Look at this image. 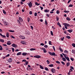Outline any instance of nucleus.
<instances>
[{
    "mask_svg": "<svg viewBox=\"0 0 75 75\" xmlns=\"http://www.w3.org/2000/svg\"><path fill=\"white\" fill-rule=\"evenodd\" d=\"M62 54L64 56V57H62V59L63 61H66L67 60L69 61V62L70 61V60H69V58L68 56V55L66 54H64V53H62ZM67 59V60H66Z\"/></svg>",
    "mask_w": 75,
    "mask_h": 75,
    "instance_id": "1",
    "label": "nucleus"
},
{
    "mask_svg": "<svg viewBox=\"0 0 75 75\" xmlns=\"http://www.w3.org/2000/svg\"><path fill=\"white\" fill-rule=\"evenodd\" d=\"M63 25H64V27L66 29H68V27H69L70 26V25L69 24L66 23H63Z\"/></svg>",
    "mask_w": 75,
    "mask_h": 75,
    "instance_id": "2",
    "label": "nucleus"
},
{
    "mask_svg": "<svg viewBox=\"0 0 75 75\" xmlns=\"http://www.w3.org/2000/svg\"><path fill=\"white\" fill-rule=\"evenodd\" d=\"M27 4L28 5L30 8H31V7H33V3H32L31 2H30L28 3Z\"/></svg>",
    "mask_w": 75,
    "mask_h": 75,
    "instance_id": "3",
    "label": "nucleus"
},
{
    "mask_svg": "<svg viewBox=\"0 0 75 75\" xmlns=\"http://www.w3.org/2000/svg\"><path fill=\"white\" fill-rule=\"evenodd\" d=\"M48 53L50 55H53L54 56L55 55V53L54 52L52 53L50 52H48Z\"/></svg>",
    "mask_w": 75,
    "mask_h": 75,
    "instance_id": "4",
    "label": "nucleus"
},
{
    "mask_svg": "<svg viewBox=\"0 0 75 75\" xmlns=\"http://www.w3.org/2000/svg\"><path fill=\"white\" fill-rule=\"evenodd\" d=\"M17 22L18 23V25L19 26H21V25H22V24L20 22V21H19V20L17 19Z\"/></svg>",
    "mask_w": 75,
    "mask_h": 75,
    "instance_id": "5",
    "label": "nucleus"
},
{
    "mask_svg": "<svg viewBox=\"0 0 75 75\" xmlns=\"http://www.w3.org/2000/svg\"><path fill=\"white\" fill-rule=\"evenodd\" d=\"M19 37L21 39H22L23 40H24V39H25V38L24 36H23L22 35H20L19 36Z\"/></svg>",
    "mask_w": 75,
    "mask_h": 75,
    "instance_id": "6",
    "label": "nucleus"
},
{
    "mask_svg": "<svg viewBox=\"0 0 75 75\" xmlns=\"http://www.w3.org/2000/svg\"><path fill=\"white\" fill-rule=\"evenodd\" d=\"M51 72H52V73H55V71L56 70L55 69L52 68L51 69Z\"/></svg>",
    "mask_w": 75,
    "mask_h": 75,
    "instance_id": "7",
    "label": "nucleus"
},
{
    "mask_svg": "<svg viewBox=\"0 0 75 75\" xmlns=\"http://www.w3.org/2000/svg\"><path fill=\"white\" fill-rule=\"evenodd\" d=\"M35 58H41V56L39 55H36L35 56H34Z\"/></svg>",
    "mask_w": 75,
    "mask_h": 75,
    "instance_id": "8",
    "label": "nucleus"
},
{
    "mask_svg": "<svg viewBox=\"0 0 75 75\" xmlns=\"http://www.w3.org/2000/svg\"><path fill=\"white\" fill-rule=\"evenodd\" d=\"M19 20L20 22H23V18L21 17H19Z\"/></svg>",
    "mask_w": 75,
    "mask_h": 75,
    "instance_id": "9",
    "label": "nucleus"
},
{
    "mask_svg": "<svg viewBox=\"0 0 75 75\" xmlns=\"http://www.w3.org/2000/svg\"><path fill=\"white\" fill-rule=\"evenodd\" d=\"M12 46L13 47H14L15 48H16V47H17L16 45L14 44H13L12 45Z\"/></svg>",
    "mask_w": 75,
    "mask_h": 75,
    "instance_id": "10",
    "label": "nucleus"
},
{
    "mask_svg": "<svg viewBox=\"0 0 75 75\" xmlns=\"http://www.w3.org/2000/svg\"><path fill=\"white\" fill-rule=\"evenodd\" d=\"M21 43L22 44H24L25 45V44H26V42L24 41H22L21 42Z\"/></svg>",
    "mask_w": 75,
    "mask_h": 75,
    "instance_id": "11",
    "label": "nucleus"
},
{
    "mask_svg": "<svg viewBox=\"0 0 75 75\" xmlns=\"http://www.w3.org/2000/svg\"><path fill=\"white\" fill-rule=\"evenodd\" d=\"M21 4H24V3L23 2H24V1H25V0H21Z\"/></svg>",
    "mask_w": 75,
    "mask_h": 75,
    "instance_id": "12",
    "label": "nucleus"
},
{
    "mask_svg": "<svg viewBox=\"0 0 75 75\" xmlns=\"http://www.w3.org/2000/svg\"><path fill=\"white\" fill-rule=\"evenodd\" d=\"M22 54L23 56H25V55H27V53L24 52Z\"/></svg>",
    "mask_w": 75,
    "mask_h": 75,
    "instance_id": "13",
    "label": "nucleus"
},
{
    "mask_svg": "<svg viewBox=\"0 0 75 75\" xmlns=\"http://www.w3.org/2000/svg\"><path fill=\"white\" fill-rule=\"evenodd\" d=\"M7 44L9 45H11V43L10 42V41H8L7 43Z\"/></svg>",
    "mask_w": 75,
    "mask_h": 75,
    "instance_id": "14",
    "label": "nucleus"
},
{
    "mask_svg": "<svg viewBox=\"0 0 75 75\" xmlns=\"http://www.w3.org/2000/svg\"><path fill=\"white\" fill-rule=\"evenodd\" d=\"M12 59L10 58L9 59H8V62H12Z\"/></svg>",
    "mask_w": 75,
    "mask_h": 75,
    "instance_id": "15",
    "label": "nucleus"
},
{
    "mask_svg": "<svg viewBox=\"0 0 75 75\" xmlns=\"http://www.w3.org/2000/svg\"><path fill=\"white\" fill-rule=\"evenodd\" d=\"M4 23L5 25H7V22H6V21H4Z\"/></svg>",
    "mask_w": 75,
    "mask_h": 75,
    "instance_id": "16",
    "label": "nucleus"
},
{
    "mask_svg": "<svg viewBox=\"0 0 75 75\" xmlns=\"http://www.w3.org/2000/svg\"><path fill=\"white\" fill-rule=\"evenodd\" d=\"M44 11L45 12V13H48V12L50 11V10L46 9Z\"/></svg>",
    "mask_w": 75,
    "mask_h": 75,
    "instance_id": "17",
    "label": "nucleus"
},
{
    "mask_svg": "<svg viewBox=\"0 0 75 75\" xmlns=\"http://www.w3.org/2000/svg\"><path fill=\"white\" fill-rule=\"evenodd\" d=\"M21 54H22V52H19L16 55H21Z\"/></svg>",
    "mask_w": 75,
    "mask_h": 75,
    "instance_id": "18",
    "label": "nucleus"
},
{
    "mask_svg": "<svg viewBox=\"0 0 75 75\" xmlns=\"http://www.w3.org/2000/svg\"><path fill=\"white\" fill-rule=\"evenodd\" d=\"M35 4L36 6H37L40 5V4H38L37 3V2H35Z\"/></svg>",
    "mask_w": 75,
    "mask_h": 75,
    "instance_id": "19",
    "label": "nucleus"
},
{
    "mask_svg": "<svg viewBox=\"0 0 75 75\" xmlns=\"http://www.w3.org/2000/svg\"><path fill=\"white\" fill-rule=\"evenodd\" d=\"M0 42H4V40L3 39H0Z\"/></svg>",
    "mask_w": 75,
    "mask_h": 75,
    "instance_id": "20",
    "label": "nucleus"
},
{
    "mask_svg": "<svg viewBox=\"0 0 75 75\" xmlns=\"http://www.w3.org/2000/svg\"><path fill=\"white\" fill-rule=\"evenodd\" d=\"M67 31H68V32H69V33H72V31H73V30H67Z\"/></svg>",
    "mask_w": 75,
    "mask_h": 75,
    "instance_id": "21",
    "label": "nucleus"
},
{
    "mask_svg": "<svg viewBox=\"0 0 75 75\" xmlns=\"http://www.w3.org/2000/svg\"><path fill=\"white\" fill-rule=\"evenodd\" d=\"M73 71V69H70L69 71V73H71V72H72Z\"/></svg>",
    "mask_w": 75,
    "mask_h": 75,
    "instance_id": "22",
    "label": "nucleus"
},
{
    "mask_svg": "<svg viewBox=\"0 0 75 75\" xmlns=\"http://www.w3.org/2000/svg\"><path fill=\"white\" fill-rule=\"evenodd\" d=\"M49 66L50 67H53L54 65L53 64H49Z\"/></svg>",
    "mask_w": 75,
    "mask_h": 75,
    "instance_id": "23",
    "label": "nucleus"
},
{
    "mask_svg": "<svg viewBox=\"0 0 75 75\" xmlns=\"http://www.w3.org/2000/svg\"><path fill=\"white\" fill-rule=\"evenodd\" d=\"M59 17H58V16H56V20H57V21H58V20H59Z\"/></svg>",
    "mask_w": 75,
    "mask_h": 75,
    "instance_id": "24",
    "label": "nucleus"
},
{
    "mask_svg": "<svg viewBox=\"0 0 75 75\" xmlns=\"http://www.w3.org/2000/svg\"><path fill=\"white\" fill-rule=\"evenodd\" d=\"M36 49L35 48H31L30 49V51H34V50H35Z\"/></svg>",
    "mask_w": 75,
    "mask_h": 75,
    "instance_id": "25",
    "label": "nucleus"
},
{
    "mask_svg": "<svg viewBox=\"0 0 75 75\" xmlns=\"http://www.w3.org/2000/svg\"><path fill=\"white\" fill-rule=\"evenodd\" d=\"M66 20H67V21H70V18L69 17H67Z\"/></svg>",
    "mask_w": 75,
    "mask_h": 75,
    "instance_id": "26",
    "label": "nucleus"
},
{
    "mask_svg": "<svg viewBox=\"0 0 75 75\" xmlns=\"http://www.w3.org/2000/svg\"><path fill=\"white\" fill-rule=\"evenodd\" d=\"M6 37H9V33H8L7 32L6 33Z\"/></svg>",
    "mask_w": 75,
    "mask_h": 75,
    "instance_id": "27",
    "label": "nucleus"
},
{
    "mask_svg": "<svg viewBox=\"0 0 75 75\" xmlns=\"http://www.w3.org/2000/svg\"><path fill=\"white\" fill-rule=\"evenodd\" d=\"M69 65H70V63L68 62L67 63V67H69Z\"/></svg>",
    "mask_w": 75,
    "mask_h": 75,
    "instance_id": "28",
    "label": "nucleus"
},
{
    "mask_svg": "<svg viewBox=\"0 0 75 75\" xmlns=\"http://www.w3.org/2000/svg\"><path fill=\"white\" fill-rule=\"evenodd\" d=\"M60 13V12H59V10H57V11H56L57 14H59Z\"/></svg>",
    "mask_w": 75,
    "mask_h": 75,
    "instance_id": "29",
    "label": "nucleus"
},
{
    "mask_svg": "<svg viewBox=\"0 0 75 75\" xmlns=\"http://www.w3.org/2000/svg\"><path fill=\"white\" fill-rule=\"evenodd\" d=\"M40 69H44V67H42V66H41V65H40Z\"/></svg>",
    "mask_w": 75,
    "mask_h": 75,
    "instance_id": "30",
    "label": "nucleus"
},
{
    "mask_svg": "<svg viewBox=\"0 0 75 75\" xmlns=\"http://www.w3.org/2000/svg\"><path fill=\"white\" fill-rule=\"evenodd\" d=\"M64 53L68 54V51H67V50H65L64 51Z\"/></svg>",
    "mask_w": 75,
    "mask_h": 75,
    "instance_id": "31",
    "label": "nucleus"
},
{
    "mask_svg": "<svg viewBox=\"0 0 75 75\" xmlns=\"http://www.w3.org/2000/svg\"><path fill=\"white\" fill-rule=\"evenodd\" d=\"M9 32H11V33H14V30H9Z\"/></svg>",
    "mask_w": 75,
    "mask_h": 75,
    "instance_id": "32",
    "label": "nucleus"
},
{
    "mask_svg": "<svg viewBox=\"0 0 75 75\" xmlns=\"http://www.w3.org/2000/svg\"><path fill=\"white\" fill-rule=\"evenodd\" d=\"M46 62H47V64H49L50 63V61H49L48 60H47L46 61Z\"/></svg>",
    "mask_w": 75,
    "mask_h": 75,
    "instance_id": "33",
    "label": "nucleus"
},
{
    "mask_svg": "<svg viewBox=\"0 0 75 75\" xmlns=\"http://www.w3.org/2000/svg\"><path fill=\"white\" fill-rule=\"evenodd\" d=\"M59 50H60V51H61V52H63V50H62V48H61L60 47L59 48Z\"/></svg>",
    "mask_w": 75,
    "mask_h": 75,
    "instance_id": "34",
    "label": "nucleus"
},
{
    "mask_svg": "<svg viewBox=\"0 0 75 75\" xmlns=\"http://www.w3.org/2000/svg\"><path fill=\"white\" fill-rule=\"evenodd\" d=\"M66 37L67 38H68V39H70V38H71V37L69 36H67Z\"/></svg>",
    "mask_w": 75,
    "mask_h": 75,
    "instance_id": "35",
    "label": "nucleus"
},
{
    "mask_svg": "<svg viewBox=\"0 0 75 75\" xmlns=\"http://www.w3.org/2000/svg\"><path fill=\"white\" fill-rule=\"evenodd\" d=\"M71 52L72 53H73L74 54H75V50H73Z\"/></svg>",
    "mask_w": 75,
    "mask_h": 75,
    "instance_id": "36",
    "label": "nucleus"
},
{
    "mask_svg": "<svg viewBox=\"0 0 75 75\" xmlns=\"http://www.w3.org/2000/svg\"><path fill=\"white\" fill-rule=\"evenodd\" d=\"M70 69H74V67L72 66H71L70 67Z\"/></svg>",
    "mask_w": 75,
    "mask_h": 75,
    "instance_id": "37",
    "label": "nucleus"
},
{
    "mask_svg": "<svg viewBox=\"0 0 75 75\" xmlns=\"http://www.w3.org/2000/svg\"><path fill=\"white\" fill-rule=\"evenodd\" d=\"M72 45L73 47H75V43H72Z\"/></svg>",
    "mask_w": 75,
    "mask_h": 75,
    "instance_id": "38",
    "label": "nucleus"
},
{
    "mask_svg": "<svg viewBox=\"0 0 75 75\" xmlns=\"http://www.w3.org/2000/svg\"><path fill=\"white\" fill-rule=\"evenodd\" d=\"M3 13H4V14H6V12L4 10H3Z\"/></svg>",
    "mask_w": 75,
    "mask_h": 75,
    "instance_id": "39",
    "label": "nucleus"
},
{
    "mask_svg": "<svg viewBox=\"0 0 75 75\" xmlns=\"http://www.w3.org/2000/svg\"><path fill=\"white\" fill-rule=\"evenodd\" d=\"M44 47L45 48H47L48 47V45H46L44 46Z\"/></svg>",
    "mask_w": 75,
    "mask_h": 75,
    "instance_id": "40",
    "label": "nucleus"
},
{
    "mask_svg": "<svg viewBox=\"0 0 75 75\" xmlns=\"http://www.w3.org/2000/svg\"><path fill=\"white\" fill-rule=\"evenodd\" d=\"M69 7H73V5H72L71 4H70V5H69Z\"/></svg>",
    "mask_w": 75,
    "mask_h": 75,
    "instance_id": "41",
    "label": "nucleus"
},
{
    "mask_svg": "<svg viewBox=\"0 0 75 75\" xmlns=\"http://www.w3.org/2000/svg\"><path fill=\"white\" fill-rule=\"evenodd\" d=\"M49 45H52V43H51V41H49Z\"/></svg>",
    "mask_w": 75,
    "mask_h": 75,
    "instance_id": "42",
    "label": "nucleus"
},
{
    "mask_svg": "<svg viewBox=\"0 0 75 75\" xmlns=\"http://www.w3.org/2000/svg\"><path fill=\"white\" fill-rule=\"evenodd\" d=\"M70 59L71 60V61H74V58H72L71 57L70 58Z\"/></svg>",
    "mask_w": 75,
    "mask_h": 75,
    "instance_id": "43",
    "label": "nucleus"
},
{
    "mask_svg": "<svg viewBox=\"0 0 75 75\" xmlns=\"http://www.w3.org/2000/svg\"><path fill=\"white\" fill-rule=\"evenodd\" d=\"M45 68L46 71H48L49 70V69H48V68L47 67H45Z\"/></svg>",
    "mask_w": 75,
    "mask_h": 75,
    "instance_id": "44",
    "label": "nucleus"
},
{
    "mask_svg": "<svg viewBox=\"0 0 75 75\" xmlns=\"http://www.w3.org/2000/svg\"><path fill=\"white\" fill-rule=\"evenodd\" d=\"M50 33L52 35H53L54 34H53V32L52 31H50Z\"/></svg>",
    "mask_w": 75,
    "mask_h": 75,
    "instance_id": "45",
    "label": "nucleus"
},
{
    "mask_svg": "<svg viewBox=\"0 0 75 75\" xmlns=\"http://www.w3.org/2000/svg\"><path fill=\"white\" fill-rule=\"evenodd\" d=\"M30 21V18H28V22H29Z\"/></svg>",
    "mask_w": 75,
    "mask_h": 75,
    "instance_id": "46",
    "label": "nucleus"
},
{
    "mask_svg": "<svg viewBox=\"0 0 75 75\" xmlns=\"http://www.w3.org/2000/svg\"><path fill=\"white\" fill-rule=\"evenodd\" d=\"M25 65H28V61H27L26 62H25Z\"/></svg>",
    "mask_w": 75,
    "mask_h": 75,
    "instance_id": "47",
    "label": "nucleus"
},
{
    "mask_svg": "<svg viewBox=\"0 0 75 75\" xmlns=\"http://www.w3.org/2000/svg\"><path fill=\"white\" fill-rule=\"evenodd\" d=\"M62 64H63V65H65V63H64V62H63L62 61L61 62Z\"/></svg>",
    "mask_w": 75,
    "mask_h": 75,
    "instance_id": "48",
    "label": "nucleus"
},
{
    "mask_svg": "<svg viewBox=\"0 0 75 75\" xmlns=\"http://www.w3.org/2000/svg\"><path fill=\"white\" fill-rule=\"evenodd\" d=\"M40 8H41V10H43V9L44 8L41 6L40 7Z\"/></svg>",
    "mask_w": 75,
    "mask_h": 75,
    "instance_id": "49",
    "label": "nucleus"
},
{
    "mask_svg": "<svg viewBox=\"0 0 75 75\" xmlns=\"http://www.w3.org/2000/svg\"><path fill=\"white\" fill-rule=\"evenodd\" d=\"M56 63H57V64H60V62L58 61H57L56 62Z\"/></svg>",
    "mask_w": 75,
    "mask_h": 75,
    "instance_id": "50",
    "label": "nucleus"
},
{
    "mask_svg": "<svg viewBox=\"0 0 75 75\" xmlns=\"http://www.w3.org/2000/svg\"><path fill=\"white\" fill-rule=\"evenodd\" d=\"M43 52L44 53H46V52H47V50L45 49L43 50Z\"/></svg>",
    "mask_w": 75,
    "mask_h": 75,
    "instance_id": "51",
    "label": "nucleus"
},
{
    "mask_svg": "<svg viewBox=\"0 0 75 75\" xmlns=\"http://www.w3.org/2000/svg\"><path fill=\"white\" fill-rule=\"evenodd\" d=\"M65 38V37H63V38H61V40L62 41H64V39Z\"/></svg>",
    "mask_w": 75,
    "mask_h": 75,
    "instance_id": "52",
    "label": "nucleus"
},
{
    "mask_svg": "<svg viewBox=\"0 0 75 75\" xmlns=\"http://www.w3.org/2000/svg\"><path fill=\"white\" fill-rule=\"evenodd\" d=\"M53 49H54V50L55 51V47L54 46H52Z\"/></svg>",
    "mask_w": 75,
    "mask_h": 75,
    "instance_id": "53",
    "label": "nucleus"
},
{
    "mask_svg": "<svg viewBox=\"0 0 75 75\" xmlns=\"http://www.w3.org/2000/svg\"><path fill=\"white\" fill-rule=\"evenodd\" d=\"M34 16H37V13L36 12L35 13Z\"/></svg>",
    "mask_w": 75,
    "mask_h": 75,
    "instance_id": "54",
    "label": "nucleus"
},
{
    "mask_svg": "<svg viewBox=\"0 0 75 75\" xmlns=\"http://www.w3.org/2000/svg\"><path fill=\"white\" fill-rule=\"evenodd\" d=\"M64 13H69V11H64Z\"/></svg>",
    "mask_w": 75,
    "mask_h": 75,
    "instance_id": "55",
    "label": "nucleus"
},
{
    "mask_svg": "<svg viewBox=\"0 0 75 75\" xmlns=\"http://www.w3.org/2000/svg\"><path fill=\"white\" fill-rule=\"evenodd\" d=\"M45 24L46 25H47V24H48V23L47 22V21H46V20H45Z\"/></svg>",
    "mask_w": 75,
    "mask_h": 75,
    "instance_id": "56",
    "label": "nucleus"
},
{
    "mask_svg": "<svg viewBox=\"0 0 75 75\" xmlns=\"http://www.w3.org/2000/svg\"><path fill=\"white\" fill-rule=\"evenodd\" d=\"M40 45H42V46H44V44L43 43H41L40 44Z\"/></svg>",
    "mask_w": 75,
    "mask_h": 75,
    "instance_id": "57",
    "label": "nucleus"
},
{
    "mask_svg": "<svg viewBox=\"0 0 75 75\" xmlns=\"http://www.w3.org/2000/svg\"><path fill=\"white\" fill-rule=\"evenodd\" d=\"M29 14H33V12L31 11H30L29 12Z\"/></svg>",
    "mask_w": 75,
    "mask_h": 75,
    "instance_id": "58",
    "label": "nucleus"
},
{
    "mask_svg": "<svg viewBox=\"0 0 75 75\" xmlns=\"http://www.w3.org/2000/svg\"><path fill=\"white\" fill-rule=\"evenodd\" d=\"M46 16L47 17H49V16H50V15L47 13V14H46Z\"/></svg>",
    "mask_w": 75,
    "mask_h": 75,
    "instance_id": "59",
    "label": "nucleus"
},
{
    "mask_svg": "<svg viewBox=\"0 0 75 75\" xmlns=\"http://www.w3.org/2000/svg\"><path fill=\"white\" fill-rule=\"evenodd\" d=\"M17 14H19V12H18V11L16 13V15H17Z\"/></svg>",
    "mask_w": 75,
    "mask_h": 75,
    "instance_id": "60",
    "label": "nucleus"
},
{
    "mask_svg": "<svg viewBox=\"0 0 75 75\" xmlns=\"http://www.w3.org/2000/svg\"><path fill=\"white\" fill-rule=\"evenodd\" d=\"M12 52H14V49L13 48H12Z\"/></svg>",
    "mask_w": 75,
    "mask_h": 75,
    "instance_id": "61",
    "label": "nucleus"
},
{
    "mask_svg": "<svg viewBox=\"0 0 75 75\" xmlns=\"http://www.w3.org/2000/svg\"><path fill=\"white\" fill-rule=\"evenodd\" d=\"M11 38H14V39L15 38V37H14L13 35L11 36Z\"/></svg>",
    "mask_w": 75,
    "mask_h": 75,
    "instance_id": "62",
    "label": "nucleus"
},
{
    "mask_svg": "<svg viewBox=\"0 0 75 75\" xmlns=\"http://www.w3.org/2000/svg\"><path fill=\"white\" fill-rule=\"evenodd\" d=\"M22 62H26V60L25 59H23L22 60Z\"/></svg>",
    "mask_w": 75,
    "mask_h": 75,
    "instance_id": "63",
    "label": "nucleus"
},
{
    "mask_svg": "<svg viewBox=\"0 0 75 75\" xmlns=\"http://www.w3.org/2000/svg\"><path fill=\"white\" fill-rule=\"evenodd\" d=\"M3 50V47H1V48H0V50Z\"/></svg>",
    "mask_w": 75,
    "mask_h": 75,
    "instance_id": "64",
    "label": "nucleus"
}]
</instances>
